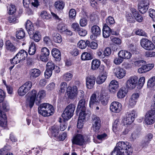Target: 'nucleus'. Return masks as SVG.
Instances as JSON below:
<instances>
[{
  "label": "nucleus",
  "instance_id": "1",
  "mask_svg": "<svg viewBox=\"0 0 155 155\" xmlns=\"http://www.w3.org/2000/svg\"><path fill=\"white\" fill-rule=\"evenodd\" d=\"M133 152L131 146L127 142H119L110 155H130Z\"/></svg>",
  "mask_w": 155,
  "mask_h": 155
},
{
  "label": "nucleus",
  "instance_id": "2",
  "mask_svg": "<svg viewBox=\"0 0 155 155\" xmlns=\"http://www.w3.org/2000/svg\"><path fill=\"white\" fill-rule=\"evenodd\" d=\"M38 113L44 117H48L52 115L54 110L51 104L44 103L41 104L38 108Z\"/></svg>",
  "mask_w": 155,
  "mask_h": 155
},
{
  "label": "nucleus",
  "instance_id": "3",
  "mask_svg": "<svg viewBox=\"0 0 155 155\" xmlns=\"http://www.w3.org/2000/svg\"><path fill=\"white\" fill-rule=\"evenodd\" d=\"M8 110V104L5 102L0 104V126L5 127L7 125V117L5 112Z\"/></svg>",
  "mask_w": 155,
  "mask_h": 155
},
{
  "label": "nucleus",
  "instance_id": "4",
  "mask_svg": "<svg viewBox=\"0 0 155 155\" xmlns=\"http://www.w3.org/2000/svg\"><path fill=\"white\" fill-rule=\"evenodd\" d=\"M53 70L57 73L60 71L59 67L56 66L52 61L48 62L46 65V69L45 73L46 78H48L50 77L52 75V71Z\"/></svg>",
  "mask_w": 155,
  "mask_h": 155
},
{
  "label": "nucleus",
  "instance_id": "5",
  "mask_svg": "<svg viewBox=\"0 0 155 155\" xmlns=\"http://www.w3.org/2000/svg\"><path fill=\"white\" fill-rule=\"evenodd\" d=\"M75 108V105L72 104H70L66 107L62 115L64 120H68L72 117Z\"/></svg>",
  "mask_w": 155,
  "mask_h": 155
},
{
  "label": "nucleus",
  "instance_id": "6",
  "mask_svg": "<svg viewBox=\"0 0 155 155\" xmlns=\"http://www.w3.org/2000/svg\"><path fill=\"white\" fill-rule=\"evenodd\" d=\"M149 110L145 116V121L147 124L151 125L155 121V108Z\"/></svg>",
  "mask_w": 155,
  "mask_h": 155
},
{
  "label": "nucleus",
  "instance_id": "7",
  "mask_svg": "<svg viewBox=\"0 0 155 155\" xmlns=\"http://www.w3.org/2000/svg\"><path fill=\"white\" fill-rule=\"evenodd\" d=\"M140 43L141 46L146 50H152L155 48L154 44L147 38L142 39L140 41Z\"/></svg>",
  "mask_w": 155,
  "mask_h": 155
},
{
  "label": "nucleus",
  "instance_id": "8",
  "mask_svg": "<svg viewBox=\"0 0 155 155\" xmlns=\"http://www.w3.org/2000/svg\"><path fill=\"white\" fill-rule=\"evenodd\" d=\"M37 93V92L34 90H32L28 93L30 97L27 99L26 102L27 105H28L31 108L33 107L35 101H36Z\"/></svg>",
  "mask_w": 155,
  "mask_h": 155
},
{
  "label": "nucleus",
  "instance_id": "9",
  "mask_svg": "<svg viewBox=\"0 0 155 155\" xmlns=\"http://www.w3.org/2000/svg\"><path fill=\"white\" fill-rule=\"evenodd\" d=\"M137 117L136 111L132 110L129 112H127L126 114V117L125 119V123L127 124H130L134 121L135 119Z\"/></svg>",
  "mask_w": 155,
  "mask_h": 155
},
{
  "label": "nucleus",
  "instance_id": "10",
  "mask_svg": "<svg viewBox=\"0 0 155 155\" xmlns=\"http://www.w3.org/2000/svg\"><path fill=\"white\" fill-rule=\"evenodd\" d=\"M149 5L148 1H141L138 5L139 11L142 13H144L147 11Z\"/></svg>",
  "mask_w": 155,
  "mask_h": 155
},
{
  "label": "nucleus",
  "instance_id": "11",
  "mask_svg": "<svg viewBox=\"0 0 155 155\" xmlns=\"http://www.w3.org/2000/svg\"><path fill=\"white\" fill-rule=\"evenodd\" d=\"M138 78L136 76L130 78L127 82V85L130 89L134 88L138 83Z\"/></svg>",
  "mask_w": 155,
  "mask_h": 155
},
{
  "label": "nucleus",
  "instance_id": "12",
  "mask_svg": "<svg viewBox=\"0 0 155 155\" xmlns=\"http://www.w3.org/2000/svg\"><path fill=\"white\" fill-rule=\"evenodd\" d=\"M67 95L69 98L73 99L77 95V88L76 86L73 87H68L67 90Z\"/></svg>",
  "mask_w": 155,
  "mask_h": 155
},
{
  "label": "nucleus",
  "instance_id": "13",
  "mask_svg": "<svg viewBox=\"0 0 155 155\" xmlns=\"http://www.w3.org/2000/svg\"><path fill=\"white\" fill-rule=\"evenodd\" d=\"M85 142L83 136L81 134H78L74 137L72 140L73 143L79 145H82Z\"/></svg>",
  "mask_w": 155,
  "mask_h": 155
},
{
  "label": "nucleus",
  "instance_id": "14",
  "mask_svg": "<svg viewBox=\"0 0 155 155\" xmlns=\"http://www.w3.org/2000/svg\"><path fill=\"white\" fill-rule=\"evenodd\" d=\"M121 107L122 105L120 103L117 101H114L111 104L110 109L112 112L117 113L120 111Z\"/></svg>",
  "mask_w": 155,
  "mask_h": 155
},
{
  "label": "nucleus",
  "instance_id": "15",
  "mask_svg": "<svg viewBox=\"0 0 155 155\" xmlns=\"http://www.w3.org/2000/svg\"><path fill=\"white\" fill-rule=\"evenodd\" d=\"M114 72L116 77L119 79L123 78L126 73L125 70L119 67L115 68L114 69Z\"/></svg>",
  "mask_w": 155,
  "mask_h": 155
},
{
  "label": "nucleus",
  "instance_id": "16",
  "mask_svg": "<svg viewBox=\"0 0 155 155\" xmlns=\"http://www.w3.org/2000/svg\"><path fill=\"white\" fill-rule=\"evenodd\" d=\"M96 81L95 78L93 76H90L86 78V84L87 87L89 89L92 88Z\"/></svg>",
  "mask_w": 155,
  "mask_h": 155
},
{
  "label": "nucleus",
  "instance_id": "17",
  "mask_svg": "<svg viewBox=\"0 0 155 155\" xmlns=\"http://www.w3.org/2000/svg\"><path fill=\"white\" fill-rule=\"evenodd\" d=\"M118 87V83L115 80H113L110 82L109 86V89L111 93L114 94L117 91Z\"/></svg>",
  "mask_w": 155,
  "mask_h": 155
},
{
  "label": "nucleus",
  "instance_id": "18",
  "mask_svg": "<svg viewBox=\"0 0 155 155\" xmlns=\"http://www.w3.org/2000/svg\"><path fill=\"white\" fill-rule=\"evenodd\" d=\"M154 65L153 64L144 65L138 69V72L140 74L145 73L151 69L153 67Z\"/></svg>",
  "mask_w": 155,
  "mask_h": 155
},
{
  "label": "nucleus",
  "instance_id": "19",
  "mask_svg": "<svg viewBox=\"0 0 155 155\" xmlns=\"http://www.w3.org/2000/svg\"><path fill=\"white\" fill-rule=\"evenodd\" d=\"M130 11L134 17L137 21L139 22H141L142 21L143 19V17L137 11L136 9L133 8H131L130 9Z\"/></svg>",
  "mask_w": 155,
  "mask_h": 155
},
{
  "label": "nucleus",
  "instance_id": "20",
  "mask_svg": "<svg viewBox=\"0 0 155 155\" xmlns=\"http://www.w3.org/2000/svg\"><path fill=\"white\" fill-rule=\"evenodd\" d=\"M118 55L123 59H129L131 57V53L127 51L121 50L118 53Z\"/></svg>",
  "mask_w": 155,
  "mask_h": 155
},
{
  "label": "nucleus",
  "instance_id": "21",
  "mask_svg": "<svg viewBox=\"0 0 155 155\" xmlns=\"http://www.w3.org/2000/svg\"><path fill=\"white\" fill-rule=\"evenodd\" d=\"M46 95L45 91L44 90L39 91L37 94L36 101L35 104L39 105L41 103V99L43 98Z\"/></svg>",
  "mask_w": 155,
  "mask_h": 155
},
{
  "label": "nucleus",
  "instance_id": "22",
  "mask_svg": "<svg viewBox=\"0 0 155 155\" xmlns=\"http://www.w3.org/2000/svg\"><path fill=\"white\" fill-rule=\"evenodd\" d=\"M91 32L94 36V38H96L101 34V31L100 28L97 25H94L91 27Z\"/></svg>",
  "mask_w": 155,
  "mask_h": 155
},
{
  "label": "nucleus",
  "instance_id": "23",
  "mask_svg": "<svg viewBox=\"0 0 155 155\" xmlns=\"http://www.w3.org/2000/svg\"><path fill=\"white\" fill-rule=\"evenodd\" d=\"M25 28L30 36L32 35L35 31L34 28L32 23L29 20H28L26 23Z\"/></svg>",
  "mask_w": 155,
  "mask_h": 155
},
{
  "label": "nucleus",
  "instance_id": "24",
  "mask_svg": "<svg viewBox=\"0 0 155 155\" xmlns=\"http://www.w3.org/2000/svg\"><path fill=\"white\" fill-rule=\"evenodd\" d=\"M86 104L85 100L82 98L79 101L77 107V111L86 110Z\"/></svg>",
  "mask_w": 155,
  "mask_h": 155
},
{
  "label": "nucleus",
  "instance_id": "25",
  "mask_svg": "<svg viewBox=\"0 0 155 155\" xmlns=\"http://www.w3.org/2000/svg\"><path fill=\"white\" fill-rule=\"evenodd\" d=\"M41 74L40 71L37 68L31 70L29 74L31 79H34L38 77Z\"/></svg>",
  "mask_w": 155,
  "mask_h": 155
},
{
  "label": "nucleus",
  "instance_id": "26",
  "mask_svg": "<svg viewBox=\"0 0 155 155\" xmlns=\"http://www.w3.org/2000/svg\"><path fill=\"white\" fill-rule=\"evenodd\" d=\"M110 28L106 24H105L103 29V36L104 38L108 37L110 35Z\"/></svg>",
  "mask_w": 155,
  "mask_h": 155
},
{
  "label": "nucleus",
  "instance_id": "27",
  "mask_svg": "<svg viewBox=\"0 0 155 155\" xmlns=\"http://www.w3.org/2000/svg\"><path fill=\"white\" fill-rule=\"evenodd\" d=\"M52 36L53 41L55 43H60L62 41L61 35L57 32H54Z\"/></svg>",
  "mask_w": 155,
  "mask_h": 155
},
{
  "label": "nucleus",
  "instance_id": "28",
  "mask_svg": "<svg viewBox=\"0 0 155 155\" xmlns=\"http://www.w3.org/2000/svg\"><path fill=\"white\" fill-rule=\"evenodd\" d=\"M27 52L24 50H21L17 54L16 56L18 57V59H19V61H21L24 60L27 55Z\"/></svg>",
  "mask_w": 155,
  "mask_h": 155
},
{
  "label": "nucleus",
  "instance_id": "29",
  "mask_svg": "<svg viewBox=\"0 0 155 155\" xmlns=\"http://www.w3.org/2000/svg\"><path fill=\"white\" fill-rule=\"evenodd\" d=\"M6 49L11 52L15 51L17 48L9 41H7L6 42Z\"/></svg>",
  "mask_w": 155,
  "mask_h": 155
},
{
  "label": "nucleus",
  "instance_id": "30",
  "mask_svg": "<svg viewBox=\"0 0 155 155\" xmlns=\"http://www.w3.org/2000/svg\"><path fill=\"white\" fill-rule=\"evenodd\" d=\"M153 137V135L150 133L148 134L145 137L144 140L142 142L143 147L147 146L149 143L150 141L151 140Z\"/></svg>",
  "mask_w": 155,
  "mask_h": 155
},
{
  "label": "nucleus",
  "instance_id": "31",
  "mask_svg": "<svg viewBox=\"0 0 155 155\" xmlns=\"http://www.w3.org/2000/svg\"><path fill=\"white\" fill-rule=\"evenodd\" d=\"M51 54L53 57L60 60L61 58V53L60 51L56 48H53L51 51Z\"/></svg>",
  "mask_w": 155,
  "mask_h": 155
},
{
  "label": "nucleus",
  "instance_id": "32",
  "mask_svg": "<svg viewBox=\"0 0 155 155\" xmlns=\"http://www.w3.org/2000/svg\"><path fill=\"white\" fill-rule=\"evenodd\" d=\"M41 35L40 32L38 31H35L32 35L30 36V38L33 39L36 42H38L41 39Z\"/></svg>",
  "mask_w": 155,
  "mask_h": 155
},
{
  "label": "nucleus",
  "instance_id": "33",
  "mask_svg": "<svg viewBox=\"0 0 155 155\" xmlns=\"http://www.w3.org/2000/svg\"><path fill=\"white\" fill-rule=\"evenodd\" d=\"M127 93V91L125 88H121L117 93V97L118 98H124Z\"/></svg>",
  "mask_w": 155,
  "mask_h": 155
},
{
  "label": "nucleus",
  "instance_id": "34",
  "mask_svg": "<svg viewBox=\"0 0 155 155\" xmlns=\"http://www.w3.org/2000/svg\"><path fill=\"white\" fill-rule=\"evenodd\" d=\"M101 64L100 61L97 59L93 60L91 63V69L93 70L97 69Z\"/></svg>",
  "mask_w": 155,
  "mask_h": 155
},
{
  "label": "nucleus",
  "instance_id": "35",
  "mask_svg": "<svg viewBox=\"0 0 155 155\" xmlns=\"http://www.w3.org/2000/svg\"><path fill=\"white\" fill-rule=\"evenodd\" d=\"M56 8L58 10L63 9L64 6V4L62 1H57L54 4Z\"/></svg>",
  "mask_w": 155,
  "mask_h": 155
},
{
  "label": "nucleus",
  "instance_id": "36",
  "mask_svg": "<svg viewBox=\"0 0 155 155\" xmlns=\"http://www.w3.org/2000/svg\"><path fill=\"white\" fill-rule=\"evenodd\" d=\"M89 44V41L88 40H86V41L84 40H81L78 43V47L81 49H84Z\"/></svg>",
  "mask_w": 155,
  "mask_h": 155
},
{
  "label": "nucleus",
  "instance_id": "37",
  "mask_svg": "<svg viewBox=\"0 0 155 155\" xmlns=\"http://www.w3.org/2000/svg\"><path fill=\"white\" fill-rule=\"evenodd\" d=\"M98 101L96 94H92L90 98L89 102L90 107H91V106L94 104H97Z\"/></svg>",
  "mask_w": 155,
  "mask_h": 155
},
{
  "label": "nucleus",
  "instance_id": "38",
  "mask_svg": "<svg viewBox=\"0 0 155 155\" xmlns=\"http://www.w3.org/2000/svg\"><path fill=\"white\" fill-rule=\"evenodd\" d=\"M36 51V46L33 42H31L29 47L28 53L30 55H33L35 53Z\"/></svg>",
  "mask_w": 155,
  "mask_h": 155
},
{
  "label": "nucleus",
  "instance_id": "39",
  "mask_svg": "<svg viewBox=\"0 0 155 155\" xmlns=\"http://www.w3.org/2000/svg\"><path fill=\"white\" fill-rule=\"evenodd\" d=\"M81 59L83 60H90L92 59L91 54L87 52H83L81 56Z\"/></svg>",
  "mask_w": 155,
  "mask_h": 155
},
{
  "label": "nucleus",
  "instance_id": "40",
  "mask_svg": "<svg viewBox=\"0 0 155 155\" xmlns=\"http://www.w3.org/2000/svg\"><path fill=\"white\" fill-rule=\"evenodd\" d=\"M51 132L55 137L58 135L59 132V127L57 125H54L51 127Z\"/></svg>",
  "mask_w": 155,
  "mask_h": 155
},
{
  "label": "nucleus",
  "instance_id": "41",
  "mask_svg": "<svg viewBox=\"0 0 155 155\" xmlns=\"http://www.w3.org/2000/svg\"><path fill=\"white\" fill-rule=\"evenodd\" d=\"M146 64V62L143 60L136 59L134 62V64L135 66L139 67L143 66Z\"/></svg>",
  "mask_w": 155,
  "mask_h": 155
},
{
  "label": "nucleus",
  "instance_id": "42",
  "mask_svg": "<svg viewBox=\"0 0 155 155\" xmlns=\"http://www.w3.org/2000/svg\"><path fill=\"white\" fill-rule=\"evenodd\" d=\"M106 78L107 76L105 75H99L97 79L96 82L97 84H101L105 81Z\"/></svg>",
  "mask_w": 155,
  "mask_h": 155
},
{
  "label": "nucleus",
  "instance_id": "43",
  "mask_svg": "<svg viewBox=\"0 0 155 155\" xmlns=\"http://www.w3.org/2000/svg\"><path fill=\"white\" fill-rule=\"evenodd\" d=\"M67 28V25L62 23L59 24L57 26L58 29L61 32H65Z\"/></svg>",
  "mask_w": 155,
  "mask_h": 155
},
{
  "label": "nucleus",
  "instance_id": "44",
  "mask_svg": "<svg viewBox=\"0 0 155 155\" xmlns=\"http://www.w3.org/2000/svg\"><path fill=\"white\" fill-rule=\"evenodd\" d=\"M28 91L22 85L21 86L18 90L19 95L21 96L25 95Z\"/></svg>",
  "mask_w": 155,
  "mask_h": 155
},
{
  "label": "nucleus",
  "instance_id": "45",
  "mask_svg": "<svg viewBox=\"0 0 155 155\" xmlns=\"http://www.w3.org/2000/svg\"><path fill=\"white\" fill-rule=\"evenodd\" d=\"M155 85V77H153L150 78L147 82V85L148 88L153 87Z\"/></svg>",
  "mask_w": 155,
  "mask_h": 155
},
{
  "label": "nucleus",
  "instance_id": "46",
  "mask_svg": "<svg viewBox=\"0 0 155 155\" xmlns=\"http://www.w3.org/2000/svg\"><path fill=\"white\" fill-rule=\"evenodd\" d=\"M91 117L92 123H94V124H101V121L99 117L95 115H92Z\"/></svg>",
  "mask_w": 155,
  "mask_h": 155
},
{
  "label": "nucleus",
  "instance_id": "47",
  "mask_svg": "<svg viewBox=\"0 0 155 155\" xmlns=\"http://www.w3.org/2000/svg\"><path fill=\"white\" fill-rule=\"evenodd\" d=\"M67 84L65 82H61L60 85L59 92L61 93H64L66 89L68 88Z\"/></svg>",
  "mask_w": 155,
  "mask_h": 155
},
{
  "label": "nucleus",
  "instance_id": "48",
  "mask_svg": "<svg viewBox=\"0 0 155 155\" xmlns=\"http://www.w3.org/2000/svg\"><path fill=\"white\" fill-rule=\"evenodd\" d=\"M73 75L70 72H67L64 74L63 76L64 80L66 81H68L71 80Z\"/></svg>",
  "mask_w": 155,
  "mask_h": 155
},
{
  "label": "nucleus",
  "instance_id": "49",
  "mask_svg": "<svg viewBox=\"0 0 155 155\" xmlns=\"http://www.w3.org/2000/svg\"><path fill=\"white\" fill-rule=\"evenodd\" d=\"M25 36V33L23 29L18 30L16 34V37L18 39H21Z\"/></svg>",
  "mask_w": 155,
  "mask_h": 155
},
{
  "label": "nucleus",
  "instance_id": "50",
  "mask_svg": "<svg viewBox=\"0 0 155 155\" xmlns=\"http://www.w3.org/2000/svg\"><path fill=\"white\" fill-rule=\"evenodd\" d=\"M80 111L79 114V116L78 119L80 120H84L85 118V117L86 115H87V113H86V110L84 111L83 110H79Z\"/></svg>",
  "mask_w": 155,
  "mask_h": 155
},
{
  "label": "nucleus",
  "instance_id": "51",
  "mask_svg": "<svg viewBox=\"0 0 155 155\" xmlns=\"http://www.w3.org/2000/svg\"><path fill=\"white\" fill-rule=\"evenodd\" d=\"M11 149L10 146L9 145L5 146L0 150V154L2 155L10 150Z\"/></svg>",
  "mask_w": 155,
  "mask_h": 155
},
{
  "label": "nucleus",
  "instance_id": "52",
  "mask_svg": "<svg viewBox=\"0 0 155 155\" xmlns=\"http://www.w3.org/2000/svg\"><path fill=\"white\" fill-rule=\"evenodd\" d=\"M76 15V12L75 9H71L69 12V16L70 18L74 19Z\"/></svg>",
  "mask_w": 155,
  "mask_h": 155
},
{
  "label": "nucleus",
  "instance_id": "53",
  "mask_svg": "<svg viewBox=\"0 0 155 155\" xmlns=\"http://www.w3.org/2000/svg\"><path fill=\"white\" fill-rule=\"evenodd\" d=\"M16 11V8L15 5L12 4H11L8 9V14L10 15L12 14L15 12Z\"/></svg>",
  "mask_w": 155,
  "mask_h": 155
},
{
  "label": "nucleus",
  "instance_id": "54",
  "mask_svg": "<svg viewBox=\"0 0 155 155\" xmlns=\"http://www.w3.org/2000/svg\"><path fill=\"white\" fill-rule=\"evenodd\" d=\"M22 86L28 91L31 88L32 86V84L30 81H28L26 82Z\"/></svg>",
  "mask_w": 155,
  "mask_h": 155
},
{
  "label": "nucleus",
  "instance_id": "55",
  "mask_svg": "<svg viewBox=\"0 0 155 155\" xmlns=\"http://www.w3.org/2000/svg\"><path fill=\"white\" fill-rule=\"evenodd\" d=\"M10 61L11 64H16L21 62V61H19V59H18V57L16 55L12 59L10 60Z\"/></svg>",
  "mask_w": 155,
  "mask_h": 155
},
{
  "label": "nucleus",
  "instance_id": "56",
  "mask_svg": "<svg viewBox=\"0 0 155 155\" xmlns=\"http://www.w3.org/2000/svg\"><path fill=\"white\" fill-rule=\"evenodd\" d=\"M149 12V15L153 21H155V10L152 9H150Z\"/></svg>",
  "mask_w": 155,
  "mask_h": 155
},
{
  "label": "nucleus",
  "instance_id": "57",
  "mask_svg": "<svg viewBox=\"0 0 155 155\" xmlns=\"http://www.w3.org/2000/svg\"><path fill=\"white\" fill-rule=\"evenodd\" d=\"M8 20L10 23H15L18 22V20L13 16H10L8 18Z\"/></svg>",
  "mask_w": 155,
  "mask_h": 155
},
{
  "label": "nucleus",
  "instance_id": "58",
  "mask_svg": "<svg viewBox=\"0 0 155 155\" xmlns=\"http://www.w3.org/2000/svg\"><path fill=\"white\" fill-rule=\"evenodd\" d=\"M41 54H42V55L49 56V51L47 48L45 47L43 48L41 50Z\"/></svg>",
  "mask_w": 155,
  "mask_h": 155
},
{
  "label": "nucleus",
  "instance_id": "59",
  "mask_svg": "<svg viewBox=\"0 0 155 155\" xmlns=\"http://www.w3.org/2000/svg\"><path fill=\"white\" fill-rule=\"evenodd\" d=\"M41 16L44 19H48L50 18V15H48L47 12L45 11L42 12L41 14Z\"/></svg>",
  "mask_w": 155,
  "mask_h": 155
},
{
  "label": "nucleus",
  "instance_id": "60",
  "mask_svg": "<svg viewBox=\"0 0 155 155\" xmlns=\"http://www.w3.org/2000/svg\"><path fill=\"white\" fill-rule=\"evenodd\" d=\"M79 35L82 36H84L87 34V31L84 29L80 28L77 31Z\"/></svg>",
  "mask_w": 155,
  "mask_h": 155
},
{
  "label": "nucleus",
  "instance_id": "61",
  "mask_svg": "<svg viewBox=\"0 0 155 155\" xmlns=\"http://www.w3.org/2000/svg\"><path fill=\"white\" fill-rule=\"evenodd\" d=\"M136 35H139L145 37L147 36L146 33L144 31L141 29H139L137 30L136 31Z\"/></svg>",
  "mask_w": 155,
  "mask_h": 155
},
{
  "label": "nucleus",
  "instance_id": "62",
  "mask_svg": "<svg viewBox=\"0 0 155 155\" xmlns=\"http://www.w3.org/2000/svg\"><path fill=\"white\" fill-rule=\"evenodd\" d=\"M111 53V50L109 47L106 48L104 51V54L105 56H108Z\"/></svg>",
  "mask_w": 155,
  "mask_h": 155
},
{
  "label": "nucleus",
  "instance_id": "63",
  "mask_svg": "<svg viewBox=\"0 0 155 155\" xmlns=\"http://www.w3.org/2000/svg\"><path fill=\"white\" fill-rule=\"evenodd\" d=\"M123 61V59L121 57H116L114 60V62L116 64H119Z\"/></svg>",
  "mask_w": 155,
  "mask_h": 155
},
{
  "label": "nucleus",
  "instance_id": "64",
  "mask_svg": "<svg viewBox=\"0 0 155 155\" xmlns=\"http://www.w3.org/2000/svg\"><path fill=\"white\" fill-rule=\"evenodd\" d=\"M106 22L108 24L112 25L115 23V21L112 17L109 16L106 19Z\"/></svg>",
  "mask_w": 155,
  "mask_h": 155
}]
</instances>
